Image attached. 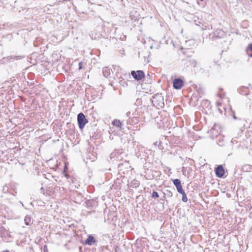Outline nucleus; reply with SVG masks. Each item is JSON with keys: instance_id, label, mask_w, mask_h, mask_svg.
<instances>
[{"instance_id": "7", "label": "nucleus", "mask_w": 252, "mask_h": 252, "mask_svg": "<svg viewBox=\"0 0 252 252\" xmlns=\"http://www.w3.org/2000/svg\"><path fill=\"white\" fill-rule=\"evenodd\" d=\"M102 73L105 77L108 78L110 77L111 71L108 67H104L103 68Z\"/></svg>"}, {"instance_id": "3", "label": "nucleus", "mask_w": 252, "mask_h": 252, "mask_svg": "<svg viewBox=\"0 0 252 252\" xmlns=\"http://www.w3.org/2000/svg\"><path fill=\"white\" fill-rule=\"evenodd\" d=\"M131 75L137 81L141 80L145 77V74L142 70L132 71Z\"/></svg>"}, {"instance_id": "4", "label": "nucleus", "mask_w": 252, "mask_h": 252, "mask_svg": "<svg viewBox=\"0 0 252 252\" xmlns=\"http://www.w3.org/2000/svg\"><path fill=\"white\" fill-rule=\"evenodd\" d=\"M184 82L181 78H175L173 82V86L174 89H180L183 86Z\"/></svg>"}, {"instance_id": "12", "label": "nucleus", "mask_w": 252, "mask_h": 252, "mask_svg": "<svg viewBox=\"0 0 252 252\" xmlns=\"http://www.w3.org/2000/svg\"><path fill=\"white\" fill-rule=\"evenodd\" d=\"M181 194L183 195L182 198V201L184 202H186L188 200V198L186 195L185 192H184V193H183Z\"/></svg>"}, {"instance_id": "1", "label": "nucleus", "mask_w": 252, "mask_h": 252, "mask_svg": "<svg viewBox=\"0 0 252 252\" xmlns=\"http://www.w3.org/2000/svg\"><path fill=\"white\" fill-rule=\"evenodd\" d=\"M152 103L157 107L162 108L164 106L163 97L161 94H157L153 96Z\"/></svg>"}, {"instance_id": "19", "label": "nucleus", "mask_w": 252, "mask_h": 252, "mask_svg": "<svg viewBox=\"0 0 252 252\" xmlns=\"http://www.w3.org/2000/svg\"><path fill=\"white\" fill-rule=\"evenodd\" d=\"M129 113H130V112H128V113H126V115H129Z\"/></svg>"}, {"instance_id": "10", "label": "nucleus", "mask_w": 252, "mask_h": 252, "mask_svg": "<svg viewBox=\"0 0 252 252\" xmlns=\"http://www.w3.org/2000/svg\"><path fill=\"white\" fill-rule=\"evenodd\" d=\"M25 223L27 225H30L32 223V219L29 216H26L24 219Z\"/></svg>"}, {"instance_id": "18", "label": "nucleus", "mask_w": 252, "mask_h": 252, "mask_svg": "<svg viewBox=\"0 0 252 252\" xmlns=\"http://www.w3.org/2000/svg\"><path fill=\"white\" fill-rule=\"evenodd\" d=\"M217 126V125L216 124H215L214 126V127H216Z\"/></svg>"}, {"instance_id": "20", "label": "nucleus", "mask_w": 252, "mask_h": 252, "mask_svg": "<svg viewBox=\"0 0 252 252\" xmlns=\"http://www.w3.org/2000/svg\"><path fill=\"white\" fill-rule=\"evenodd\" d=\"M129 113H130V112H128V113H126V115H129Z\"/></svg>"}, {"instance_id": "2", "label": "nucleus", "mask_w": 252, "mask_h": 252, "mask_svg": "<svg viewBox=\"0 0 252 252\" xmlns=\"http://www.w3.org/2000/svg\"><path fill=\"white\" fill-rule=\"evenodd\" d=\"M77 122L80 129L84 128L85 125L88 123V121L85 118V116L82 113H80L77 115Z\"/></svg>"}, {"instance_id": "8", "label": "nucleus", "mask_w": 252, "mask_h": 252, "mask_svg": "<svg viewBox=\"0 0 252 252\" xmlns=\"http://www.w3.org/2000/svg\"><path fill=\"white\" fill-rule=\"evenodd\" d=\"M85 242L86 244L91 246L95 242V240L94 237L90 235L88 236Z\"/></svg>"}, {"instance_id": "5", "label": "nucleus", "mask_w": 252, "mask_h": 252, "mask_svg": "<svg viewBox=\"0 0 252 252\" xmlns=\"http://www.w3.org/2000/svg\"><path fill=\"white\" fill-rule=\"evenodd\" d=\"M217 177H222L224 174V170L221 165H218L215 170Z\"/></svg>"}, {"instance_id": "15", "label": "nucleus", "mask_w": 252, "mask_h": 252, "mask_svg": "<svg viewBox=\"0 0 252 252\" xmlns=\"http://www.w3.org/2000/svg\"><path fill=\"white\" fill-rule=\"evenodd\" d=\"M152 197L153 198H158V193L156 191H153V193H152Z\"/></svg>"}, {"instance_id": "9", "label": "nucleus", "mask_w": 252, "mask_h": 252, "mask_svg": "<svg viewBox=\"0 0 252 252\" xmlns=\"http://www.w3.org/2000/svg\"><path fill=\"white\" fill-rule=\"evenodd\" d=\"M112 125L121 129L122 123L119 120L115 119L112 122Z\"/></svg>"}, {"instance_id": "13", "label": "nucleus", "mask_w": 252, "mask_h": 252, "mask_svg": "<svg viewBox=\"0 0 252 252\" xmlns=\"http://www.w3.org/2000/svg\"><path fill=\"white\" fill-rule=\"evenodd\" d=\"M19 56H14L13 57L12 56H8L6 58H3V59H4V60L6 59L7 61H9L12 59H16L17 60H18L19 59Z\"/></svg>"}, {"instance_id": "21", "label": "nucleus", "mask_w": 252, "mask_h": 252, "mask_svg": "<svg viewBox=\"0 0 252 252\" xmlns=\"http://www.w3.org/2000/svg\"><path fill=\"white\" fill-rule=\"evenodd\" d=\"M129 113H130V112H128V113H126V115H129Z\"/></svg>"}, {"instance_id": "11", "label": "nucleus", "mask_w": 252, "mask_h": 252, "mask_svg": "<svg viewBox=\"0 0 252 252\" xmlns=\"http://www.w3.org/2000/svg\"><path fill=\"white\" fill-rule=\"evenodd\" d=\"M247 53L249 57L252 58V43L249 45L247 49Z\"/></svg>"}, {"instance_id": "14", "label": "nucleus", "mask_w": 252, "mask_h": 252, "mask_svg": "<svg viewBox=\"0 0 252 252\" xmlns=\"http://www.w3.org/2000/svg\"><path fill=\"white\" fill-rule=\"evenodd\" d=\"M133 184L131 185L132 187H138L139 185V182L137 181H133Z\"/></svg>"}, {"instance_id": "6", "label": "nucleus", "mask_w": 252, "mask_h": 252, "mask_svg": "<svg viewBox=\"0 0 252 252\" xmlns=\"http://www.w3.org/2000/svg\"><path fill=\"white\" fill-rule=\"evenodd\" d=\"M173 184L175 185V186L176 187V189L180 193H184V191L182 189V186L181 185V181L179 179H174L173 181Z\"/></svg>"}, {"instance_id": "16", "label": "nucleus", "mask_w": 252, "mask_h": 252, "mask_svg": "<svg viewBox=\"0 0 252 252\" xmlns=\"http://www.w3.org/2000/svg\"><path fill=\"white\" fill-rule=\"evenodd\" d=\"M79 69H81V67H82V66H81V65H82V63H81V62H80V63H79Z\"/></svg>"}, {"instance_id": "17", "label": "nucleus", "mask_w": 252, "mask_h": 252, "mask_svg": "<svg viewBox=\"0 0 252 252\" xmlns=\"http://www.w3.org/2000/svg\"><path fill=\"white\" fill-rule=\"evenodd\" d=\"M249 99H250V100H252V97H251V96H250V97H249Z\"/></svg>"}]
</instances>
